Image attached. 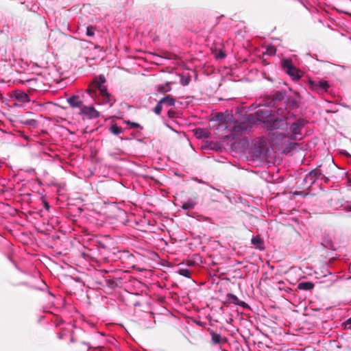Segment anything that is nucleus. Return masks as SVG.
Masks as SVG:
<instances>
[{
    "label": "nucleus",
    "mask_w": 351,
    "mask_h": 351,
    "mask_svg": "<svg viewBox=\"0 0 351 351\" xmlns=\"http://www.w3.org/2000/svg\"><path fill=\"white\" fill-rule=\"evenodd\" d=\"M223 114L221 112H215L212 119L211 121L218 122L219 125H223Z\"/></svg>",
    "instance_id": "obj_36"
},
{
    "label": "nucleus",
    "mask_w": 351,
    "mask_h": 351,
    "mask_svg": "<svg viewBox=\"0 0 351 351\" xmlns=\"http://www.w3.org/2000/svg\"><path fill=\"white\" fill-rule=\"evenodd\" d=\"M49 294L51 295L52 297H55L54 294L52 293L51 291H49Z\"/></svg>",
    "instance_id": "obj_64"
},
{
    "label": "nucleus",
    "mask_w": 351,
    "mask_h": 351,
    "mask_svg": "<svg viewBox=\"0 0 351 351\" xmlns=\"http://www.w3.org/2000/svg\"><path fill=\"white\" fill-rule=\"evenodd\" d=\"M81 344L84 345L87 347V350L91 351H106L104 346H93L89 343L82 341H81Z\"/></svg>",
    "instance_id": "obj_32"
},
{
    "label": "nucleus",
    "mask_w": 351,
    "mask_h": 351,
    "mask_svg": "<svg viewBox=\"0 0 351 351\" xmlns=\"http://www.w3.org/2000/svg\"><path fill=\"white\" fill-rule=\"evenodd\" d=\"M163 105L169 107L174 106L176 102V99L171 95H165L160 99Z\"/></svg>",
    "instance_id": "obj_23"
},
{
    "label": "nucleus",
    "mask_w": 351,
    "mask_h": 351,
    "mask_svg": "<svg viewBox=\"0 0 351 351\" xmlns=\"http://www.w3.org/2000/svg\"><path fill=\"white\" fill-rule=\"evenodd\" d=\"M318 82H315V81H313V80H309V86H310V88L312 90H317V88H318Z\"/></svg>",
    "instance_id": "obj_46"
},
{
    "label": "nucleus",
    "mask_w": 351,
    "mask_h": 351,
    "mask_svg": "<svg viewBox=\"0 0 351 351\" xmlns=\"http://www.w3.org/2000/svg\"><path fill=\"white\" fill-rule=\"evenodd\" d=\"M335 164L333 161H328L325 162H322L319 165V167H320V171L322 172V175H327L328 176H331L332 170L335 169Z\"/></svg>",
    "instance_id": "obj_17"
},
{
    "label": "nucleus",
    "mask_w": 351,
    "mask_h": 351,
    "mask_svg": "<svg viewBox=\"0 0 351 351\" xmlns=\"http://www.w3.org/2000/svg\"><path fill=\"white\" fill-rule=\"evenodd\" d=\"M191 82V77L189 75L185 76V75H180V82L181 85L186 86L189 84Z\"/></svg>",
    "instance_id": "obj_40"
},
{
    "label": "nucleus",
    "mask_w": 351,
    "mask_h": 351,
    "mask_svg": "<svg viewBox=\"0 0 351 351\" xmlns=\"http://www.w3.org/2000/svg\"><path fill=\"white\" fill-rule=\"evenodd\" d=\"M277 136L280 139H282L284 137H285V135L282 133H279L277 134Z\"/></svg>",
    "instance_id": "obj_61"
},
{
    "label": "nucleus",
    "mask_w": 351,
    "mask_h": 351,
    "mask_svg": "<svg viewBox=\"0 0 351 351\" xmlns=\"http://www.w3.org/2000/svg\"><path fill=\"white\" fill-rule=\"evenodd\" d=\"M282 120L280 119H276L274 120L272 123H271V120H265V127L270 128L271 129H276L280 128V123Z\"/></svg>",
    "instance_id": "obj_28"
},
{
    "label": "nucleus",
    "mask_w": 351,
    "mask_h": 351,
    "mask_svg": "<svg viewBox=\"0 0 351 351\" xmlns=\"http://www.w3.org/2000/svg\"><path fill=\"white\" fill-rule=\"evenodd\" d=\"M21 123L29 126L32 128H36L38 126V122L37 120L34 119H27L25 120H21Z\"/></svg>",
    "instance_id": "obj_34"
},
{
    "label": "nucleus",
    "mask_w": 351,
    "mask_h": 351,
    "mask_svg": "<svg viewBox=\"0 0 351 351\" xmlns=\"http://www.w3.org/2000/svg\"><path fill=\"white\" fill-rule=\"evenodd\" d=\"M223 16V15H221V16H217V17L216 18V23H215V25H218V24L219 23V22H220V19H221V18H222Z\"/></svg>",
    "instance_id": "obj_56"
},
{
    "label": "nucleus",
    "mask_w": 351,
    "mask_h": 351,
    "mask_svg": "<svg viewBox=\"0 0 351 351\" xmlns=\"http://www.w3.org/2000/svg\"><path fill=\"white\" fill-rule=\"evenodd\" d=\"M66 335H67V332H66V329H64V328H61V329H60V332H58L57 333V337H58L59 339L62 340V339H64V337Z\"/></svg>",
    "instance_id": "obj_45"
},
{
    "label": "nucleus",
    "mask_w": 351,
    "mask_h": 351,
    "mask_svg": "<svg viewBox=\"0 0 351 351\" xmlns=\"http://www.w3.org/2000/svg\"><path fill=\"white\" fill-rule=\"evenodd\" d=\"M290 104L293 106H297V102L295 100H290Z\"/></svg>",
    "instance_id": "obj_60"
},
{
    "label": "nucleus",
    "mask_w": 351,
    "mask_h": 351,
    "mask_svg": "<svg viewBox=\"0 0 351 351\" xmlns=\"http://www.w3.org/2000/svg\"><path fill=\"white\" fill-rule=\"evenodd\" d=\"M344 328L345 329H348L351 326V317L349 318L348 319H347L344 323Z\"/></svg>",
    "instance_id": "obj_50"
},
{
    "label": "nucleus",
    "mask_w": 351,
    "mask_h": 351,
    "mask_svg": "<svg viewBox=\"0 0 351 351\" xmlns=\"http://www.w3.org/2000/svg\"><path fill=\"white\" fill-rule=\"evenodd\" d=\"M20 62H23L22 60H19V61L14 59L13 63H11V66L17 71H19V68L20 69H24L22 66H20Z\"/></svg>",
    "instance_id": "obj_43"
},
{
    "label": "nucleus",
    "mask_w": 351,
    "mask_h": 351,
    "mask_svg": "<svg viewBox=\"0 0 351 351\" xmlns=\"http://www.w3.org/2000/svg\"><path fill=\"white\" fill-rule=\"evenodd\" d=\"M261 279H260V280L258 281V282H256V291H258L261 293L263 289H262V285H261Z\"/></svg>",
    "instance_id": "obj_49"
},
{
    "label": "nucleus",
    "mask_w": 351,
    "mask_h": 351,
    "mask_svg": "<svg viewBox=\"0 0 351 351\" xmlns=\"http://www.w3.org/2000/svg\"><path fill=\"white\" fill-rule=\"evenodd\" d=\"M258 123H263V109L261 108L254 113H250L249 115L244 117L243 120L235 119L230 129L231 131L230 136L234 138L243 136L246 132L250 131L252 128Z\"/></svg>",
    "instance_id": "obj_1"
},
{
    "label": "nucleus",
    "mask_w": 351,
    "mask_h": 351,
    "mask_svg": "<svg viewBox=\"0 0 351 351\" xmlns=\"http://www.w3.org/2000/svg\"><path fill=\"white\" fill-rule=\"evenodd\" d=\"M252 244L255 246L256 248L263 250V240L259 235L252 237L251 239Z\"/></svg>",
    "instance_id": "obj_26"
},
{
    "label": "nucleus",
    "mask_w": 351,
    "mask_h": 351,
    "mask_svg": "<svg viewBox=\"0 0 351 351\" xmlns=\"http://www.w3.org/2000/svg\"><path fill=\"white\" fill-rule=\"evenodd\" d=\"M64 323V320L61 317H58L56 320V326H60Z\"/></svg>",
    "instance_id": "obj_52"
},
{
    "label": "nucleus",
    "mask_w": 351,
    "mask_h": 351,
    "mask_svg": "<svg viewBox=\"0 0 351 351\" xmlns=\"http://www.w3.org/2000/svg\"><path fill=\"white\" fill-rule=\"evenodd\" d=\"M84 94L83 90H80L77 94H72L66 97V101L71 108H77L79 111L80 110V108L84 105L83 100Z\"/></svg>",
    "instance_id": "obj_12"
},
{
    "label": "nucleus",
    "mask_w": 351,
    "mask_h": 351,
    "mask_svg": "<svg viewBox=\"0 0 351 351\" xmlns=\"http://www.w3.org/2000/svg\"><path fill=\"white\" fill-rule=\"evenodd\" d=\"M327 176V175H322V178H324V182H328L329 181V177H330V176Z\"/></svg>",
    "instance_id": "obj_58"
},
{
    "label": "nucleus",
    "mask_w": 351,
    "mask_h": 351,
    "mask_svg": "<svg viewBox=\"0 0 351 351\" xmlns=\"http://www.w3.org/2000/svg\"><path fill=\"white\" fill-rule=\"evenodd\" d=\"M95 82L97 86L99 97L102 99L101 104H110V107H112L114 105L115 100L112 101V95L108 91L107 86L104 85L106 82V79L104 75L99 74L97 75L95 77Z\"/></svg>",
    "instance_id": "obj_6"
},
{
    "label": "nucleus",
    "mask_w": 351,
    "mask_h": 351,
    "mask_svg": "<svg viewBox=\"0 0 351 351\" xmlns=\"http://www.w3.org/2000/svg\"><path fill=\"white\" fill-rule=\"evenodd\" d=\"M298 288L301 290L310 291L314 288V284L311 282H302L298 284Z\"/></svg>",
    "instance_id": "obj_31"
},
{
    "label": "nucleus",
    "mask_w": 351,
    "mask_h": 351,
    "mask_svg": "<svg viewBox=\"0 0 351 351\" xmlns=\"http://www.w3.org/2000/svg\"><path fill=\"white\" fill-rule=\"evenodd\" d=\"M238 146L246 148L243 149L247 152V158L252 162H258L261 165L263 162V135L258 137L257 141H252L250 143L247 138L237 142Z\"/></svg>",
    "instance_id": "obj_3"
},
{
    "label": "nucleus",
    "mask_w": 351,
    "mask_h": 351,
    "mask_svg": "<svg viewBox=\"0 0 351 351\" xmlns=\"http://www.w3.org/2000/svg\"><path fill=\"white\" fill-rule=\"evenodd\" d=\"M123 123L128 126V129L136 130H138V134L139 135H142V130H143V126L140 123L130 121V120H123Z\"/></svg>",
    "instance_id": "obj_19"
},
{
    "label": "nucleus",
    "mask_w": 351,
    "mask_h": 351,
    "mask_svg": "<svg viewBox=\"0 0 351 351\" xmlns=\"http://www.w3.org/2000/svg\"><path fill=\"white\" fill-rule=\"evenodd\" d=\"M78 114L82 117L84 121L92 120L100 117V112L95 108L93 104L84 105L78 112Z\"/></svg>",
    "instance_id": "obj_8"
},
{
    "label": "nucleus",
    "mask_w": 351,
    "mask_h": 351,
    "mask_svg": "<svg viewBox=\"0 0 351 351\" xmlns=\"http://www.w3.org/2000/svg\"><path fill=\"white\" fill-rule=\"evenodd\" d=\"M282 67L285 72L291 77L294 81L299 80L302 75V71L296 68L289 59H286L282 61Z\"/></svg>",
    "instance_id": "obj_9"
},
{
    "label": "nucleus",
    "mask_w": 351,
    "mask_h": 351,
    "mask_svg": "<svg viewBox=\"0 0 351 351\" xmlns=\"http://www.w3.org/2000/svg\"><path fill=\"white\" fill-rule=\"evenodd\" d=\"M70 335H71V338H70L69 342L72 343L77 342V339H76V338L75 337V332H74V330H72L70 332Z\"/></svg>",
    "instance_id": "obj_48"
},
{
    "label": "nucleus",
    "mask_w": 351,
    "mask_h": 351,
    "mask_svg": "<svg viewBox=\"0 0 351 351\" xmlns=\"http://www.w3.org/2000/svg\"><path fill=\"white\" fill-rule=\"evenodd\" d=\"M108 130L114 136H119L124 132V129L119 126L114 121L110 122Z\"/></svg>",
    "instance_id": "obj_21"
},
{
    "label": "nucleus",
    "mask_w": 351,
    "mask_h": 351,
    "mask_svg": "<svg viewBox=\"0 0 351 351\" xmlns=\"http://www.w3.org/2000/svg\"><path fill=\"white\" fill-rule=\"evenodd\" d=\"M95 26L90 25L86 27V35L88 37H93L95 36Z\"/></svg>",
    "instance_id": "obj_39"
},
{
    "label": "nucleus",
    "mask_w": 351,
    "mask_h": 351,
    "mask_svg": "<svg viewBox=\"0 0 351 351\" xmlns=\"http://www.w3.org/2000/svg\"><path fill=\"white\" fill-rule=\"evenodd\" d=\"M46 245L49 248L52 249H59L62 247V241L66 239L65 235L64 234L61 237L58 233L53 232L52 234H46Z\"/></svg>",
    "instance_id": "obj_10"
},
{
    "label": "nucleus",
    "mask_w": 351,
    "mask_h": 351,
    "mask_svg": "<svg viewBox=\"0 0 351 351\" xmlns=\"http://www.w3.org/2000/svg\"><path fill=\"white\" fill-rule=\"evenodd\" d=\"M301 125L299 123H293L291 125V130L292 132V135L291 136V138L293 140H296V135L300 134Z\"/></svg>",
    "instance_id": "obj_27"
},
{
    "label": "nucleus",
    "mask_w": 351,
    "mask_h": 351,
    "mask_svg": "<svg viewBox=\"0 0 351 351\" xmlns=\"http://www.w3.org/2000/svg\"><path fill=\"white\" fill-rule=\"evenodd\" d=\"M195 180L197 181L198 183H204V182L202 180L199 179L197 178H195Z\"/></svg>",
    "instance_id": "obj_62"
},
{
    "label": "nucleus",
    "mask_w": 351,
    "mask_h": 351,
    "mask_svg": "<svg viewBox=\"0 0 351 351\" xmlns=\"http://www.w3.org/2000/svg\"><path fill=\"white\" fill-rule=\"evenodd\" d=\"M42 201V208H40L38 211V214L40 217H49V223H50L52 226H58L59 228H62V223L63 219L60 218V217L55 216L53 213H57L54 208H52L49 203L46 200L45 195H41L40 197Z\"/></svg>",
    "instance_id": "obj_5"
},
{
    "label": "nucleus",
    "mask_w": 351,
    "mask_h": 351,
    "mask_svg": "<svg viewBox=\"0 0 351 351\" xmlns=\"http://www.w3.org/2000/svg\"><path fill=\"white\" fill-rule=\"evenodd\" d=\"M226 56V54L223 50H219L215 54V58L216 60H222L225 58Z\"/></svg>",
    "instance_id": "obj_44"
},
{
    "label": "nucleus",
    "mask_w": 351,
    "mask_h": 351,
    "mask_svg": "<svg viewBox=\"0 0 351 351\" xmlns=\"http://www.w3.org/2000/svg\"><path fill=\"white\" fill-rule=\"evenodd\" d=\"M165 125H166L168 128H169L171 131H173V132H176V133H178V131H177L176 129H174L172 126H171L169 123H165Z\"/></svg>",
    "instance_id": "obj_54"
},
{
    "label": "nucleus",
    "mask_w": 351,
    "mask_h": 351,
    "mask_svg": "<svg viewBox=\"0 0 351 351\" xmlns=\"http://www.w3.org/2000/svg\"><path fill=\"white\" fill-rule=\"evenodd\" d=\"M223 125L225 126V128L229 129V126L228 125H231L234 123L235 119L233 116L232 112L226 110L223 112Z\"/></svg>",
    "instance_id": "obj_18"
},
{
    "label": "nucleus",
    "mask_w": 351,
    "mask_h": 351,
    "mask_svg": "<svg viewBox=\"0 0 351 351\" xmlns=\"http://www.w3.org/2000/svg\"><path fill=\"white\" fill-rule=\"evenodd\" d=\"M322 172L320 171V167H319V165L312 171L309 172V173L306 176V180H309L313 184L314 183L316 180L322 176Z\"/></svg>",
    "instance_id": "obj_20"
},
{
    "label": "nucleus",
    "mask_w": 351,
    "mask_h": 351,
    "mask_svg": "<svg viewBox=\"0 0 351 351\" xmlns=\"http://www.w3.org/2000/svg\"><path fill=\"white\" fill-rule=\"evenodd\" d=\"M298 145V143H291V142H289L287 145V146L286 147L285 149L284 150L285 152H291V150L295 149V147Z\"/></svg>",
    "instance_id": "obj_41"
},
{
    "label": "nucleus",
    "mask_w": 351,
    "mask_h": 351,
    "mask_svg": "<svg viewBox=\"0 0 351 351\" xmlns=\"http://www.w3.org/2000/svg\"><path fill=\"white\" fill-rule=\"evenodd\" d=\"M205 147L208 149L219 151L221 150V143L219 141H207L205 144Z\"/></svg>",
    "instance_id": "obj_25"
},
{
    "label": "nucleus",
    "mask_w": 351,
    "mask_h": 351,
    "mask_svg": "<svg viewBox=\"0 0 351 351\" xmlns=\"http://www.w3.org/2000/svg\"><path fill=\"white\" fill-rule=\"evenodd\" d=\"M24 82H26L29 87L34 90H38L40 88V84H39V79L37 77H32L29 79L23 80Z\"/></svg>",
    "instance_id": "obj_22"
},
{
    "label": "nucleus",
    "mask_w": 351,
    "mask_h": 351,
    "mask_svg": "<svg viewBox=\"0 0 351 351\" xmlns=\"http://www.w3.org/2000/svg\"><path fill=\"white\" fill-rule=\"evenodd\" d=\"M263 345V344L262 341H258L256 344L257 347H256V344L254 345V349H256V350H261L262 348Z\"/></svg>",
    "instance_id": "obj_53"
},
{
    "label": "nucleus",
    "mask_w": 351,
    "mask_h": 351,
    "mask_svg": "<svg viewBox=\"0 0 351 351\" xmlns=\"http://www.w3.org/2000/svg\"><path fill=\"white\" fill-rule=\"evenodd\" d=\"M317 92H326L329 88V84L327 81L322 80L318 82Z\"/></svg>",
    "instance_id": "obj_35"
},
{
    "label": "nucleus",
    "mask_w": 351,
    "mask_h": 351,
    "mask_svg": "<svg viewBox=\"0 0 351 351\" xmlns=\"http://www.w3.org/2000/svg\"><path fill=\"white\" fill-rule=\"evenodd\" d=\"M173 84V82H166L164 84H157L154 86V90L156 93L165 95L171 90Z\"/></svg>",
    "instance_id": "obj_16"
},
{
    "label": "nucleus",
    "mask_w": 351,
    "mask_h": 351,
    "mask_svg": "<svg viewBox=\"0 0 351 351\" xmlns=\"http://www.w3.org/2000/svg\"><path fill=\"white\" fill-rule=\"evenodd\" d=\"M194 134L197 139H206L209 138L208 132L204 128H196L194 131Z\"/></svg>",
    "instance_id": "obj_24"
},
{
    "label": "nucleus",
    "mask_w": 351,
    "mask_h": 351,
    "mask_svg": "<svg viewBox=\"0 0 351 351\" xmlns=\"http://www.w3.org/2000/svg\"><path fill=\"white\" fill-rule=\"evenodd\" d=\"M133 305L135 307L141 306V303L140 302H138V301H136L135 302L133 303Z\"/></svg>",
    "instance_id": "obj_59"
},
{
    "label": "nucleus",
    "mask_w": 351,
    "mask_h": 351,
    "mask_svg": "<svg viewBox=\"0 0 351 351\" xmlns=\"http://www.w3.org/2000/svg\"><path fill=\"white\" fill-rule=\"evenodd\" d=\"M130 136V137H126V138L120 137V139L121 141H128V140H131V139H133V138H136V136H139L140 137L142 135H139L138 134V130H137L136 132H132Z\"/></svg>",
    "instance_id": "obj_42"
},
{
    "label": "nucleus",
    "mask_w": 351,
    "mask_h": 351,
    "mask_svg": "<svg viewBox=\"0 0 351 351\" xmlns=\"http://www.w3.org/2000/svg\"><path fill=\"white\" fill-rule=\"evenodd\" d=\"M26 172L29 173V174H32V173H36V170L34 168H29V169L26 170Z\"/></svg>",
    "instance_id": "obj_55"
},
{
    "label": "nucleus",
    "mask_w": 351,
    "mask_h": 351,
    "mask_svg": "<svg viewBox=\"0 0 351 351\" xmlns=\"http://www.w3.org/2000/svg\"><path fill=\"white\" fill-rule=\"evenodd\" d=\"M136 140L141 143H145L144 138H136Z\"/></svg>",
    "instance_id": "obj_57"
},
{
    "label": "nucleus",
    "mask_w": 351,
    "mask_h": 351,
    "mask_svg": "<svg viewBox=\"0 0 351 351\" xmlns=\"http://www.w3.org/2000/svg\"><path fill=\"white\" fill-rule=\"evenodd\" d=\"M112 241L110 236L97 235L90 240L88 248L96 258H100L108 263L112 253Z\"/></svg>",
    "instance_id": "obj_2"
},
{
    "label": "nucleus",
    "mask_w": 351,
    "mask_h": 351,
    "mask_svg": "<svg viewBox=\"0 0 351 351\" xmlns=\"http://www.w3.org/2000/svg\"><path fill=\"white\" fill-rule=\"evenodd\" d=\"M68 207L63 213V219L62 226L64 227L63 223H65L64 219H67L72 224H74L77 221V218L80 216V214L84 210L82 206H75L69 202L67 204Z\"/></svg>",
    "instance_id": "obj_7"
},
{
    "label": "nucleus",
    "mask_w": 351,
    "mask_h": 351,
    "mask_svg": "<svg viewBox=\"0 0 351 351\" xmlns=\"http://www.w3.org/2000/svg\"><path fill=\"white\" fill-rule=\"evenodd\" d=\"M276 51V48L274 46H268L267 47V50L265 52V53H267L269 55H273L275 54Z\"/></svg>",
    "instance_id": "obj_47"
},
{
    "label": "nucleus",
    "mask_w": 351,
    "mask_h": 351,
    "mask_svg": "<svg viewBox=\"0 0 351 351\" xmlns=\"http://www.w3.org/2000/svg\"><path fill=\"white\" fill-rule=\"evenodd\" d=\"M134 256L132 254L130 253L127 250H117V252H112L110 261H116L119 260L122 264L126 261H133Z\"/></svg>",
    "instance_id": "obj_13"
},
{
    "label": "nucleus",
    "mask_w": 351,
    "mask_h": 351,
    "mask_svg": "<svg viewBox=\"0 0 351 351\" xmlns=\"http://www.w3.org/2000/svg\"><path fill=\"white\" fill-rule=\"evenodd\" d=\"M285 95L286 92L282 90L276 91L270 95L265 96V106L274 107L285 99Z\"/></svg>",
    "instance_id": "obj_11"
},
{
    "label": "nucleus",
    "mask_w": 351,
    "mask_h": 351,
    "mask_svg": "<svg viewBox=\"0 0 351 351\" xmlns=\"http://www.w3.org/2000/svg\"><path fill=\"white\" fill-rule=\"evenodd\" d=\"M176 272L179 275L182 276L186 278H190L191 275V271L186 267L179 268Z\"/></svg>",
    "instance_id": "obj_37"
},
{
    "label": "nucleus",
    "mask_w": 351,
    "mask_h": 351,
    "mask_svg": "<svg viewBox=\"0 0 351 351\" xmlns=\"http://www.w3.org/2000/svg\"><path fill=\"white\" fill-rule=\"evenodd\" d=\"M19 285H27V282H21L19 283Z\"/></svg>",
    "instance_id": "obj_63"
},
{
    "label": "nucleus",
    "mask_w": 351,
    "mask_h": 351,
    "mask_svg": "<svg viewBox=\"0 0 351 351\" xmlns=\"http://www.w3.org/2000/svg\"><path fill=\"white\" fill-rule=\"evenodd\" d=\"M12 97L16 101L23 103L30 101V97L29 95L25 91L22 90H15L12 91Z\"/></svg>",
    "instance_id": "obj_15"
},
{
    "label": "nucleus",
    "mask_w": 351,
    "mask_h": 351,
    "mask_svg": "<svg viewBox=\"0 0 351 351\" xmlns=\"http://www.w3.org/2000/svg\"><path fill=\"white\" fill-rule=\"evenodd\" d=\"M210 333L211 335V341L213 344L217 345L221 343L222 338L219 333H217L213 330H211Z\"/></svg>",
    "instance_id": "obj_33"
},
{
    "label": "nucleus",
    "mask_w": 351,
    "mask_h": 351,
    "mask_svg": "<svg viewBox=\"0 0 351 351\" xmlns=\"http://www.w3.org/2000/svg\"><path fill=\"white\" fill-rule=\"evenodd\" d=\"M248 110L245 106H237L236 108V114L240 117L239 119L243 120L244 117L250 114H247Z\"/></svg>",
    "instance_id": "obj_29"
},
{
    "label": "nucleus",
    "mask_w": 351,
    "mask_h": 351,
    "mask_svg": "<svg viewBox=\"0 0 351 351\" xmlns=\"http://www.w3.org/2000/svg\"><path fill=\"white\" fill-rule=\"evenodd\" d=\"M162 106H163V104L162 103V101H160V99L157 102L156 105L155 106V107L153 108V112L156 114V115H160L161 114V112L162 110Z\"/></svg>",
    "instance_id": "obj_38"
},
{
    "label": "nucleus",
    "mask_w": 351,
    "mask_h": 351,
    "mask_svg": "<svg viewBox=\"0 0 351 351\" xmlns=\"http://www.w3.org/2000/svg\"><path fill=\"white\" fill-rule=\"evenodd\" d=\"M226 300L229 304L240 306L243 309L250 308V305L245 302L241 300L235 294L232 293H228L226 294Z\"/></svg>",
    "instance_id": "obj_14"
},
{
    "label": "nucleus",
    "mask_w": 351,
    "mask_h": 351,
    "mask_svg": "<svg viewBox=\"0 0 351 351\" xmlns=\"http://www.w3.org/2000/svg\"><path fill=\"white\" fill-rule=\"evenodd\" d=\"M167 116L169 118H174L176 117V112L173 110H169L167 112Z\"/></svg>",
    "instance_id": "obj_51"
},
{
    "label": "nucleus",
    "mask_w": 351,
    "mask_h": 351,
    "mask_svg": "<svg viewBox=\"0 0 351 351\" xmlns=\"http://www.w3.org/2000/svg\"><path fill=\"white\" fill-rule=\"evenodd\" d=\"M101 278L95 280L99 288L104 289L106 293H111L117 287H121L123 284V278L114 274L112 270L100 269L99 271Z\"/></svg>",
    "instance_id": "obj_4"
},
{
    "label": "nucleus",
    "mask_w": 351,
    "mask_h": 351,
    "mask_svg": "<svg viewBox=\"0 0 351 351\" xmlns=\"http://www.w3.org/2000/svg\"><path fill=\"white\" fill-rule=\"evenodd\" d=\"M196 205V203L192 199H189L182 204V208L185 210H189L193 209Z\"/></svg>",
    "instance_id": "obj_30"
}]
</instances>
